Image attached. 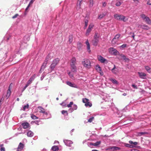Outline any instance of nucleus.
Instances as JSON below:
<instances>
[{
    "label": "nucleus",
    "instance_id": "nucleus-1",
    "mask_svg": "<svg viewBox=\"0 0 151 151\" xmlns=\"http://www.w3.org/2000/svg\"><path fill=\"white\" fill-rule=\"evenodd\" d=\"M76 59L75 57H73L70 60V65L71 68V70L73 72L76 71V67L75 65L76 64Z\"/></svg>",
    "mask_w": 151,
    "mask_h": 151
},
{
    "label": "nucleus",
    "instance_id": "nucleus-2",
    "mask_svg": "<svg viewBox=\"0 0 151 151\" xmlns=\"http://www.w3.org/2000/svg\"><path fill=\"white\" fill-rule=\"evenodd\" d=\"M83 66L87 68H90L91 66L90 61L88 59H84L82 61Z\"/></svg>",
    "mask_w": 151,
    "mask_h": 151
},
{
    "label": "nucleus",
    "instance_id": "nucleus-3",
    "mask_svg": "<svg viewBox=\"0 0 151 151\" xmlns=\"http://www.w3.org/2000/svg\"><path fill=\"white\" fill-rule=\"evenodd\" d=\"M59 60V59L58 58H56L52 61V63L50 66V68L51 70V71L54 70L56 66L58 63Z\"/></svg>",
    "mask_w": 151,
    "mask_h": 151
},
{
    "label": "nucleus",
    "instance_id": "nucleus-4",
    "mask_svg": "<svg viewBox=\"0 0 151 151\" xmlns=\"http://www.w3.org/2000/svg\"><path fill=\"white\" fill-rule=\"evenodd\" d=\"M114 17L115 19L117 20L123 21L124 22L126 21L125 17L122 15L115 14L114 15Z\"/></svg>",
    "mask_w": 151,
    "mask_h": 151
},
{
    "label": "nucleus",
    "instance_id": "nucleus-5",
    "mask_svg": "<svg viewBox=\"0 0 151 151\" xmlns=\"http://www.w3.org/2000/svg\"><path fill=\"white\" fill-rule=\"evenodd\" d=\"M50 58V54H49L46 57L44 62L42 65L40 70L42 69L44 70L46 67L48 61Z\"/></svg>",
    "mask_w": 151,
    "mask_h": 151
},
{
    "label": "nucleus",
    "instance_id": "nucleus-6",
    "mask_svg": "<svg viewBox=\"0 0 151 151\" xmlns=\"http://www.w3.org/2000/svg\"><path fill=\"white\" fill-rule=\"evenodd\" d=\"M109 51L110 53L115 55H117L119 53V52L117 51L116 49L113 47H110L109 48Z\"/></svg>",
    "mask_w": 151,
    "mask_h": 151
},
{
    "label": "nucleus",
    "instance_id": "nucleus-7",
    "mask_svg": "<svg viewBox=\"0 0 151 151\" xmlns=\"http://www.w3.org/2000/svg\"><path fill=\"white\" fill-rule=\"evenodd\" d=\"M93 27L94 25L93 23H91L89 24L88 27L86 31V36H88L89 35L90 33L91 32Z\"/></svg>",
    "mask_w": 151,
    "mask_h": 151
},
{
    "label": "nucleus",
    "instance_id": "nucleus-8",
    "mask_svg": "<svg viewBox=\"0 0 151 151\" xmlns=\"http://www.w3.org/2000/svg\"><path fill=\"white\" fill-rule=\"evenodd\" d=\"M120 34H117L116 35L112 41V43L113 44H115L116 42L118 41L119 38L120 36Z\"/></svg>",
    "mask_w": 151,
    "mask_h": 151
},
{
    "label": "nucleus",
    "instance_id": "nucleus-9",
    "mask_svg": "<svg viewBox=\"0 0 151 151\" xmlns=\"http://www.w3.org/2000/svg\"><path fill=\"white\" fill-rule=\"evenodd\" d=\"M12 83H11L10 85L9 86V89L7 91V94L5 96V97L6 99H8L11 95V90L12 89Z\"/></svg>",
    "mask_w": 151,
    "mask_h": 151
},
{
    "label": "nucleus",
    "instance_id": "nucleus-10",
    "mask_svg": "<svg viewBox=\"0 0 151 151\" xmlns=\"http://www.w3.org/2000/svg\"><path fill=\"white\" fill-rule=\"evenodd\" d=\"M99 41V37H96V35L94 36V39L92 41V43L93 45L95 46H96L97 45L98 42Z\"/></svg>",
    "mask_w": 151,
    "mask_h": 151
},
{
    "label": "nucleus",
    "instance_id": "nucleus-11",
    "mask_svg": "<svg viewBox=\"0 0 151 151\" xmlns=\"http://www.w3.org/2000/svg\"><path fill=\"white\" fill-rule=\"evenodd\" d=\"M96 70L97 71L99 72L100 73V74L101 76L103 75L104 73L102 71L101 68L100 66L97 65L96 66Z\"/></svg>",
    "mask_w": 151,
    "mask_h": 151
},
{
    "label": "nucleus",
    "instance_id": "nucleus-12",
    "mask_svg": "<svg viewBox=\"0 0 151 151\" xmlns=\"http://www.w3.org/2000/svg\"><path fill=\"white\" fill-rule=\"evenodd\" d=\"M97 58L98 60L101 63H104L105 62L107 61L106 59L100 55L97 56Z\"/></svg>",
    "mask_w": 151,
    "mask_h": 151
},
{
    "label": "nucleus",
    "instance_id": "nucleus-13",
    "mask_svg": "<svg viewBox=\"0 0 151 151\" xmlns=\"http://www.w3.org/2000/svg\"><path fill=\"white\" fill-rule=\"evenodd\" d=\"M138 74L139 75V77L143 79H145L146 78V74L143 72H138Z\"/></svg>",
    "mask_w": 151,
    "mask_h": 151
},
{
    "label": "nucleus",
    "instance_id": "nucleus-14",
    "mask_svg": "<svg viewBox=\"0 0 151 151\" xmlns=\"http://www.w3.org/2000/svg\"><path fill=\"white\" fill-rule=\"evenodd\" d=\"M120 148L116 147L113 146L111 147H109L106 149V150H112L113 151L117 150H120Z\"/></svg>",
    "mask_w": 151,
    "mask_h": 151
},
{
    "label": "nucleus",
    "instance_id": "nucleus-15",
    "mask_svg": "<svg viewBox=\"0 0 151 151\" xmlns=\"http://www.w3.org/2000/svg\"><path fill=\"white\" fill-rule=\"evenodd\" d=\"M38 108L39 110V112L40 113H43L46 115L47 114V113L45 111V109L41 106H38Z\"/></svg>",
    "mask_w": 151,
    "mask_h": 151
},
{
    "label": "nucleus",
    "instance_id": "nucleus-16",
    "mask_svg": "<svg viewBox=\"0 0 151 151\" xmlns=\"http://www.w3.org/2000/svg\"><path fill=\"white\" fill-rule=\"evenodd\" d=\"M24 147V145L22 143L20 142L17 148V151H21L22 150Z\"/></svg>",
    "mask_w": 151,
    "mask_h": 151
},
{
    "label": "nucleus",
    "instance_id": "nucleus-17",
    "mask_svg": "<svg viewBox=\"0 0 151 151\" xmlns=\"http://www.w3.org/2000/svg\"><path fill=\"white\" fill-rule=\"evenodd\" d=\"M64 142L65 145L68 146L70 147L73 144V142L70 140H64Z\"/></svg>",
    "mask_w": 151,
    "mask_h": 151
},
{
    "label": "nucleus",
    "instance_id": "nucleus-18",
    "mask_svg": "<svg viewBox=\"0 0 151 151\" xmlns=\"http://www.w3.org/2000/svg\"><path fill=\"white\" fill-rule=\"evenodd\" d=\"M109 80L111 81L112 83L116 85H118L119 84V83L118 81L116 80L115 79L111 78H109Z\"/></svg>",
    "mask_w": 151,
    "mask_h": 151
},
{
    "label": "nucleus",
    "instance_id": "nucleus-19",
    "mask_svg": "<svg viewBox=\"0 0 151 151\" xmlns=\"http://www.w3.org/2000/svg\"><path fill=\"white\" fill-rule=\"evenodd\" d=\"M68 86L74 88H77V85L74 83H72L70 82L67 81L66 82Z\"/></svg>",
    "mask_w": 151,
    "mask_h": 151
},
{
    "label": "nucleus",
    "instance_id": "nucleus-20",
    "mask_svg": "<svg viewBox=\"0 0 151 151\" xmlns=\"http://www.w3.org/2000/svg\"><path fill=\"white\" fill-rule=\"evenodd\" d=\"M83 0H78L77 5V8L80 9L81 8V5Z\"/></svg>",
    "mask_w": 151,
    "mask_h": 151
},
{
    "label": "nucleus",
    "instance_id": "nucleus-21",
    "mask_svg": "<svg viewBox=\"0 0 151 151\" xmlns=\"http://www.w3.org/2000/svg\"><path fill=\"white\" fill-rule=\"evenodd\" d=\"M116 68L115 65H114V68L111 70L112 72L115 74H116L119 72L118 70H116Z\"/></svg>",
    "mask_w": 151,
    "mask_h": 151
},
{
    "label": "nucleus",
    "instance_id": "nucleus-22",
    "mask_svg": "<svg viewBox=\"0 0 151 151\" xmlns=\"http://www.w3.org/2000/svg\"><path fill=\"white\" fill-rule=\"evenodd\" d=\"M22 125L24 129H27L29 127V124L28 123H22Z\"/></svg>",
    "mask_w": 151,
    "mask_h": 151
},
{
    "label": "nucleus",
    "instance_id": "nucleus-23",
    "mask_svg": "<svg viewBox=\"0 0 151 151\" xmlns=\"http://www.w3.org/2000/svg\"><path fill=\"white\" fill-rule=\"evenodd\" d=\"M86 44L87 46V49L88 50V52H90L91 51V50H90V46L89 43L88 41V40H87L86 41Z\"/></svg>",
    "mask_w": 151,
    "mask_h": 151
},
{
    "label": "nucleus",
    "instance_id": "nucleus-24",
    "mask_svg": "<svg viewBox=\"0 0 151 151\" xmlns=\"http://www.w3.org/2000/svg\"><path fill=\"white\" fill-rule=\"evenodd\" d=\"M143 20H144L147 24H149L151 23V21L149 17L147 16L145 18V19H144Z\"/></svg>",
    "mask_w": 151,
    "mask_h": 151
},
{
    "label": "nucleus",
    "instance_id": "nucleus-25",
    "mask_svg": "<svg viewBox=\"0 0 151 151\" xmlns=\"http://www.w3.org/2000/svg\"><path fill=\"white\" fill-rule=\"evenodd\" d=\"M101 143V142L100 141H99L94 143H91L90 144V145H92L94 146H97L99 145Z\"/></svg>",
    "mask_w": 151,
    "mask_h": 151
},
{
    "label": "nucleus",
    "instance_id": "nucleus-26",
    "mask_svg": "<svg viewBox=\"0 0 151 151\" xmlns=\"http://www.w3.org/2000/svg\"><path fill=\"white\" fill-rule=\"evenodd\" d=\"M51 149L53 151H58L59 148L58 146H54L52 147Z\"/></svg>",
    "mask_w": 151,
    "mask_h": 151
},
{
    "label": "nucleus",
    "instance_id": "nucleus-27",
    "mask_svg": "<svg viewBox=\"0 0 151 151\" xmlns=\"http://www.w3.org/2000/svg\"><path fill=\"white\" fill-rule=\"evenodd\" d=\"M84 22H85V24L83 28L84 29H86L88 26V21L87 19H85L84 20Z\"/></svg>",
    "mask_w": 151,
    "mask_h": 151
},
{
    "label": "nucleus",
    "instance_id": "nucleus-28",
    "mask_svg": "<svg viewBox=\"0 0 151 151\" xmlns=\"http://www.w3.org/2000/svg\"><path fill=\"white\" fill-rule=\"evenodd\" d=\"M89 6L90 7H92L93 5V0H89Z\"/></svg>",
    "mask_w": 151,
    "mask_h": 151
},
{
    "label": "nucleus",
    "instance_id": "nucleus-29",
    "mask_svg": "<svg viewBox=\"0 0 151 151\" xmlns=\"http://www.w3.org/2000/svg\"><path fill=\"white\" fill-rule=\"evenodd\" d=\"M141 27L142 29L146 30H148L150 29V28L147 25H142Z\"/></svg>",
    "mask_w": 151,
    "mask_h": 151
},
{
    "label": "nucleus",
    "instance_id": "nucleus-30",
    "mask_svg": "<svg viewBox=\"0 0 151 151\" xmlns=\"http://www.w3.org/2000/svg\"><path fill=\"white\" fill-rule=\"evenodd\" d=\"M77 108V105H74L73 106V108L69 109V110H70L71 112H72L74 110H76Z\"/></svg>",
    "mask_w": 151,
    "mask_h": 151
},
{
    "label": "nucleus",
    "instance_id": "nucleus-31",
    "mask_svg": "<svg viewBox=\"0 0 151 151\" xmlns=\"http://www.w3.org/2000/svg\"><path fill=\"white\" fill-rule=\"evenodd\" d=\"M120 56L122 58V59H123L126 61L128 60H129L128 58H126V56L124 55L120 54Z\"/></svg>",
    "mask_w": 151,
    "mask_h": 151
},
{
    "label": "nucleus",
    "instance_id": "nucleus-32",
    "mask_svg": "<svg viewBox=\"0 0 151 151\" xmlns=\"http://www.w3.org/2000/svg\"><path fill=\"white\" fill-rule=\"evenodd\" d=\"M27 135L28 137H31L33 136V133L32 131H29L27 133Z\"/></svg>",
    "mask_w": 151,
    "mask_h": 151
},
{
    "label": "nucleus",
    "instance_id": "nucleus-33",
    "mask_svg": "<svg viewBox=\"0 0 151 151\" xmlns=\"http://www.w3.org/2000/svg\"><path fill=\"white\" fill-rule=\"evenodd\" d=\"M145 68L148 73H150L151 72V68L148 66H145Z\"/></svg>",
    "mask_w": 151,
    "mask_h": 151
},
{
    "label": "nucleus",
    "instance_id": "nucleus-34",
    "mask_svg": "<svg viewBox=\"0 0 151 151\" xmlns=\"http://www.w3.org/2000/svg\"><path fill=\"white\" fill-rule=\"evenodd\" d=\"M85 105L86 107L89 106V107H91L92 106V104L90 102H89V101H88L85 104Z\"/></svg>",
    "mask_w": 151,
    "mask_h": 151
},
{
    "label": "nucleus",
    "instance_id": "nucleus-35",
    "mask_svg": "<svg viewBox=\"0 0 151 151\" xmlns=\"http://www.w3.org/2000/svg\"><path fill=\"white\" fill-rule=\"evenodd\" d=\"M31 118L33 119H38V117L33 114H31Z\"/></svg>",
    "mask_w": 151,
    "mask_h": 151
},
{
    "label": "nucleus",
    "instance_id": "nucleus-36",
    "mask_svg": "<svg viewBox=\"0 0 151 151\" xmlns=\"http://www.w3.org/2000/svg\"><path fill=\"white\" fill-rule=\"evenodd\" d=\"M73 41V36L72 35H70L69 36V41L70 43L72 42Z\"/></svg>",
    "mask_w": 151,
    "mask_h": 151
},
{
    "label": "nucleus",
    "instance_id": "nucleus-37",
    "mask_svg": "<svg viewBox=\"0 0 151 151\" xmlns=\"http://www.w3.org/2000/svg\"><path fill=\"white\" fill-rule=\"evenodd\" d=\"M89 99H88L85 98H83L82 99V101L84 103L86 104L87 102L88 101H89Z\"/></svg>",
    "mask_w": 151,
    "mask_h": 151
},
{
    "label": "nucleus",
    "instance_id": "nucleus-38",
    "mask_svg": "<svg viewBox=\"0 0 151 151\" xmlns=\"http://www.w3.org/2000/svg\"><path fill=\"white\" fill-rule=\"evenodd\" d=\"M35 75H33V76H32L29 79V81H30V82H32V81L34 80V79L35 78Z\"/></svg>",
    "mask_w": 151,
    "mask_h": 151
},
{
    "label": "nucleus",
    "instance_id": "nucleus-39",
    "mask_svg": "<svg viewBox=\"0 0 151 151\" xmlns=\"http://www.w3.org/2000/svg\"><path fill=\"white\" fill-rule=\"evenodd\" d=\"M105 16V15L103 14H100L99 15L98 17V19H102L104 16Z\"/></svg>",
    "mask_w": 151,
    "mask_h": 151
},
{
    "label": "nucleus",
    "instance_id": "nucleus-40",
    "mask_svg": "<svg viewBox=\"0 0 151 151\" xmlns=\"http://www.w3.org/2000/svg\"><path fill=\"white\" fill-rule=\"evenodd\" d=\"M140 16L141 17L142 19L144 20V19H145V18L146 17V16L145 14H142L140 15Z\"/></svg>",
    "mask_w": 151,
    "mask_h": 151
},
{
    "label": "nucleus",
    "instance_id": "nucleus-41",
    "mask_svg": "<svg viewBox=\"0 0 151 151\" xmlns=\"http://www.w3.org/2000/svg\"><path fill=\"white\" fill-rule=\"evenodd\" d=\"M146 132H140L138 133L137 135L138 136H140L143 135L145 134H146Z\"/></svg>",
    "mask_w": 151,
    "mask_h": 151
},
{
    "label": "nucleus",
    "instance_id": "nucleus-42",
    "mask_svg": "<svg viewBox=\"0 0 151 151\" xmlns=\"http://www.w3.org/2000/svg\"><path fill=\"white\" fill-rule=\"evenodd\" d=\"M118 1L117 2L115 5L116 6H120L122 4V2H120L121 1Z\"/></svg>",
    "mask_w": 151,
    "mask_h": 151
},
{
    "label": "nucleus",
    "instance_id": "nucleus-43",
    "mask_svg": "<svg viewBox=\"0 0 151 151\" xmlns=\"http://www.w3.org/2000/svg\"><path fill=\"white\" fill-rule=\"evenodd\" d=\"M29 107V105L28 104H27L26 105H24L23 107V110L24 111H25V109H26L28 108Z\"/></svg>",
    "mask_w": 151,
    "mask_h": 151
},
{
    "label": "nucleus",
    "instance_id": "nucleus-44",
    "mask_svg": "<svg viewBox=\"0 0 151 151\" xmlns=\"http://www.w3.org/2000/svg\"><path fill=\"white\" fill-rule=\"evenodd\" d=\"M94 119V117H92L91 118H90L88 120V122H91L93 119Z\"/></svg>",
    "mask_w": 151,
    "mask_h": 151
},
{
    "label": "nucleus",
    "instance_id": "nucleus-45",
    "mask_svg": "<svg viewBox=\"0 0 151 151\" xmlns=\"http://www.w3.org/2000/svg\"><path fill=\"white\" fill-rule=\"evenodd\" d=\"M73 104V102H70L69 104L67 105V107H70L72 106V105Z\"/></svg>",
    "mask_w": 151,
    "mask_h": 151
},
{
    "label": "nucleus",
    "instance_id": "nucleus-46",
    "mask_svg": "<svg viewBox=\"0 0 151 151\" xmlns=\"http://www.w3.org/2000/svg\"><path fill=\"white\" fill-rule=\"evenodd\" d=\"M62 113L63 114H66L67 115H68V113L67 112V111L65 110H63L62 111Z\"/></svg>",
    "mask_w": 151,
    "mask_h": 151
},
{
    "label": "nucleus",
    "instance_id": "nucleus-47",
    "mask_svg": "<svg viewBox=\"0 0 151 151\" xmlns=\"http://www.w3.org/2000/svg\"><path fill=\"white\" fill-rule=\"evenodd\" d=\"M68 74L71 78H72L73 77V74L71 73L70 72H69V73H68Z\"/></svg>",
    "mask_w": 151,
    "mask_h": 151
},
{
    "label": "nucleus",
    "instance_id": "nucleus-48",
    "mask_svg": "<svg viewBox=\"0 0 151 151\" xmlns=\"http://www.w3.org/2000/svg\"><path fill=\"white\" fill-rule=\"evenodd\" d=\"M132 86L134 88L136 89H137V86L135 85L134 84H132Z\"/></svg>",
    "mask_w": 151,
    "mask_h": 151
},
{
    "label": "nucleus",
    "instance_id": "nucleus-49",
    "mask_svg": "<svg viewBox=\"0 0 151 151\" xmlns=\"http://www.w3.org/2000/svg\"><path fill=\"white\" fill-rule=\"evenodd\" d=\"M18 14H15L14 16H13L12 17V18L13 19L16 18L17 17V16H18Z\"/></svg>",
    "mask_w": 151,
    "mask_h": 151
},
{
    "label": "nucleus",
    "instance_id": "nucleus-50",
    "mask_svg": "<svg viewBox=\"0 0 151 151\" xmlns=\"http://www.w3.org/2000/svg\"><path fill=\"white\" fill-rule=\"evenodd\" d=\"M31 83H32V82L29 80L27 82V83L26 84V85H27V86H29V84H30Z\"/></svg>",
    "mask_w": 151,
    "mask_h": 151
},
{
    "label": "nucleus",
    "instance_id": "nucleus-51",
    "mask_svg": "<svg viewBox=\"0 0 151 151\" xmlns=\"http://www.w3.org/2000/svg\"><path fill=\"white\" fill-rule=\"evenodd\" d=\"M1 151H5V148L4 147H2L0 149Z\"/></svg>",
    "mask_w": 151,
    "mask_h": 151
},
{
    "label": "nucleus",
    "instance_id": "nucleus-52",
    "mask_svg": "<svg viewBox=\"0 0 151 151\" xmlns=\"http://www.w3.org/2000/svg\"><path fill=\"white\" fill-rule=\"evenodd\" d=\"M127 46V45L126 44H124L121 46V47L122 48H124L126 47Z\"/></svg>",
    "mask_w": 151,
    "mask_h": 151
},
{
    "label": "nucleus",
    "instance_id": "nucleus-53",
    "mask_svg": "<svg viewBox=\"0 0 151 151\" xmlns=\"http://www.w3.org/2000/svg\"><path fill=\"white\" fill-rule=\"evenodd\" d=\"M106 3L104 2H103V3H102V6L103 7H105L106 5Z\"/></svg>",
    "mask_w": 151,
    "mask_h": 151
},
{
    "label": "nucleus",
    "instance_id": "nucleus-54",
    "mask_svg": "<svg viewBox=\"0 0 151 151\" xmlns=\"http://www.w3.org/2000/svg\"><path fill=\"white\" fill-rule=\"evenodd\" d=\"M34 1L35 0H31V1L29 3V4H32Z\"/></svg>",
    "mask_w": 151,
    "mask_h": 151
},
{
    "label": "nucleus",
    "instance_id": "nucleus-55",
    "mask_svg": "<svg viewBox=\"0 0 151 151\" xmlns=\"http://www.w3.org/2000/svg\"><path fill=\"white\" fill-rule=\"evenodd\" d=\"M28 86H27V85H26V86H25L24 87V88H23V90H22V91H24L25 89L28 87Z\"/></svg>",
    "mask_w": 151,
    "mask_h": 151
},
{
    "label": "nucleus",
    "instance_id": "nucleus-56",
    "mask_svg": "<svg viewBox=\"0 0 151 151\" xmlns=\"http://www.w3.org/2000/svg\"><path fill=\"white\" fill-rule=\"evenodd\" d=\"M147 4L149 5H151V3H150V1L149 0L147 2Z\"/></svg>",
    "mask_w": 151,
    "mask_h": 151
},
{
    "label": "nucleus",
    "instance_id": "nucleus-57",
    "mask_svg": "<svg viewBox=\"0 0 151 151\" xmlns=\"http://www.w3.org/2000/svg\"><path fill=\"white\" fill-rule=\"evenodd\" d=\"M129 142L130 144H133V142L132 141L130 140L129 141Z\"/></svg>",
    "mask_w": 151,
    "mask_h": 151
},
{
    "label": "nucleus",
    "instance_id": "nucleus-58",
    "mask_svg": "<svg viewBox=\"0 0 151 151\" xmlns=\"http://www.w3.org/2000/svg\"><path fill=\"white\" fill-rule=\"evenodd\" d=\"M28 9V8L27 7L26 9H25V13L26 14L27 12V10Z\"/></svg>",
    "mask_w": 151,
    "mask_h": 151
},
{
    "label": "nucleus",
    "instance_id": "nucleus-59",
    "mask_svg": "<svg viewBox=\"0 0 151 151\" xmlns=\"http://www.w3.org/2000/svg\"><path fill=\"white\" fill-rule=\"evenodd\" d=\"M137 144V143L136 142H133V145H136Z\"/></svg>",
    "mask_w": 151,
    "mask_h": 151
},
{
    "label": "nucleus",
    "instance_id": "nucleus-60",
    "mask_svg": "<svg viewBox=\"0 0 151 151\" xmlns=\"http://www.w3.org/2000/svg\"><path fill=\"white\" fill-rule=\"evenodd\" d=\"M4 146L3 144H0V147H3V146Z\"/></svg>",
    "mask_w": 151,
    "mask_h": 151
},
{
    "label": "nucleus",
    "instance_id": "nucleus-61",
    "mask_svg": "<svg viewBox=\"0 0 151 151\" xmlns=\"http://www.w3.org/2000/svg\"><path fill=\"white\" fill-rule=\"evenodd\" d=\"M134 36H134V33H133V35L132 36V37L133 38L134 40Z\"/></svg>",
    "mask_w": 151,
    "mask_h": 151
},
{
    "label": "nucleus",
    "instance_id": "nucleus-62",
    "mask_svg": "<svg viewBox=\"0 0 151 151\" xmlns=\"http://www.w3.org/2000/svg\"><path fill=\"white\" fill-rule=\"evenodd\" d=\"M35 123L37 124L38 125V124H37L38 122L37 121H35Z\"/></svg>",
    "mask_w": 151,
    "mask_h": 151
},
{
    "label": "nucleus",
    "instance_id": "nucleus-63",
    "mask_svg": "<svg viewBox=\"0 0 151 151\" xmlns=\"http://www.w3.org/2000/svg\"><path fill=\"white\" fill-rule=\"evenodd\" d=\"M127 95V94L126 93H124L123 94V95L124 96H126Z\"/></svg>",
    "mask_w": 151,
    "mask_h": 151
},
{
    "label": "nucleus",
    "instance_id": "nucleus-64",
    "mask_svg": "<svg viewBox=\"0 0 151 151\" xmlns=\"http://www.w3.org/2000/svg\"><path fill=\"white\" fill-rule=\"evenodd\" d=\"M92 151H99L97 150H92Z\"/></svg>",
    "mask_w": 151,
    "mask_h": 151
}]
</instances>
